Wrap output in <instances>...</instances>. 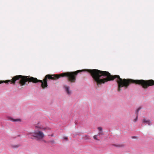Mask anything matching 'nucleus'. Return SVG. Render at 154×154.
<instances>
[{
	"instance_id": "obj_1",
	"label": "nucleus",
	"mask_w": 154,
	"mask_h": 154,
	"mask_svg": "<svg viewBox=\"0 0 154 154\" xmlns=\"http://www.w3.org/2000/svg\"><path fill=\"white\" fill-rule=\"evenodd\" d=\"M47 75L45 76L43 81L38 79L36 78H34L30 76H23L19 75L13 77L11 80L0 81V84L3 82L8 84V83L10 82L11 84L15 85L16 83L21 86H23L25 85L26 84V83L28 82L35 83L38 82L41 83V87L42 88L44 89L47 88Z\"/></svg>"
},
{
	"instance_id": "obj_2",
	"label": "nucleus",
	"mask_w": 154,
	"mask_h": 154,
	"mask_svg": "<svg viewBox=\"0 0 154 154\" xmlns=\"http://www.w3.org/2000/svg\"><path fill=\"white\" fill-rule=\"evenodd\" d=\"M29 138L32 140L35 139L37 141L42 140L44 137V133L39 130L35 131L34 132L29 133L27 134Z\"/></svg>"
},
{
	"instance_id": "obj_3",
	"label": "nucleus",
	"mask_w": 154,
	"mask_h": 154,
	"mask_svg": "<svg viewBox=\"0 0 154 154\" xmlns=\"http://www.w3.org/2000/svg\"><path fill=\"white\" fill-rule=\"evenodd\" d=\"M139 85H141L143 88L146 89L149 86L154 85V81L152 80H139Z\"/></svg>"
},
{
	"instance_id": "obj_4",
	"label": "nucleus",
	"mask_w": 154,
	"mask_h": 154,
	"mask_svg": "<svg viewBox=\"0 0 154 154\" xmlns=\"http://www.w3.org/2000/svg\"><path fill=\"white\" fill-rule=\"evenodd\" d=\"M63 88L64 89L65 91L66 94L68 95H69L71 94V91H70V87L67 86L66 85H63Z\"/></svg>"
},
{
	"instance_id": "obj_5",
	"label": "nucleus",
	"mask_w": 154,
	"mask_h": 154,
	"mask_svg": "<svg viewBox=\"0 0 154 154\" xmlns=\"http://www.w3.org/2000/svg\"><path fill=\"white\" fill-rule=\"evenodd\" d=\"M7 118L8 120H10L11 121L14 122H21V120L20 119H14L12 117L10 116H8Z\"/></svg>"
},
{
	"instance_id": "obj_6",
	"label": "nucleus",
	"mask_w": 154,
	"mask_h": 154,
	"mask_svg": "<svg viewBox=\"0 0 154 154\" xmlns=\"http://www.w3.org/2000/svg\"><path fill=\"white\" fill-rule=\"evenodd\" d=\"M143 123H146L149 125H152L151 122L149 120H146L145 119H143Z\"/></svg>"
},
{
	"instance_id": "obj_7",
	"label": "nucleus",
	"mask_w": 154,
	"mask_h": 154,
	"mask_svg": "<svg viewBox=\"0 0 154 154\" xmlns=\"http://www.w3.org/2000/svg\"><path fill=\"white\" fill-rule=\"evenodd\" d=\"M83 139L85 140H87L88 141H90L91 140V137L88 135H85L83 137Z\"/></svg>"
},
{
	"instance_id": "obj_8",
	"label": "nucleus",
	"mask_w": 154,
	"mask_h": 154,
	"mask_svg": "<svg viewBox=\"0 0 154 154\" xmlns=\"http://www.w3.org/2000/svg\"><path fill=\"white\" fill-rule=\"evenodd\" d=\"M35 128H39V129H43L44 130H47V129L48 130H50V128H49L48 127H46L45 128H43V127H42L41 126H40L38 125H36L35 126Z\"/></svg>"
},
{
	"instance_id": "obj_9",
	"label": "nucleus",
	"mask_w": 154,
	"mask_h": 154,
	"mask_svg": "<svg viewBox=\"0 0 154 154\" xmlns=\"http://www.w3.org/2000/svg\"><path fill=\"white\" fill-rule=\"evenodd\" d=\"M21 145L20 144L16 145H11V147L13 148H17L20 146Z\"/></svg>"
},
{
	"instance_id": "obj_10",
	"label": "nucleus",
	"mask_w": 154,
	"mask_h": 154,
	"mask_svg": "<svg viewBox=\"0 0 154 154\" xmlns=\"http://www.w3.org/2000/svg\"><path fill=\"white\" fill-rule=\"evenodd\" d=\"M112 145L117 147H123L124 146L123 144H113Z\"/></svg>"
},
{
	"instance_id": "obj_11",
	"label": "nucleus",
	"mask_w": 154,
	"mask_h": 154,
	"mask_svg": "<svg viewBox=\"0 0 154 154\" xmlns=\"http://www.w3.org/2000/svg\"><path fill=\"white\" fill-rule=\"evenodd\" d=\"M141 108H142L141 107H139L137 109L135 113L136 114V115H137V116H138L139 112V110L141 109Z\"/></svg>"
},
{
	"instance_id": "obj_12",
	"label": "nucleus",
	"mask_w": 154,
	"mask_h": 154,
	"mask_svg": "<svg viewBox=\"0 0 154 154\" xmlns=\"http://www.w3.org/2000/svg\"><path fill=\"white\" fill-rule=\"evenodd\" d=\"M104 135V133L103 132V131H99V133H98L97 135H99L100 136H100H103Z\"/></svg>"
},
{
	"instance_id": "obj_13",
	"label": "nucleus",
	"mask_w": 154,
	"mask_h": 154,
	"mask_svg": "<svg viewBox=\"0 0 154 154\" xmlns=\"http://www.w3.org/2000/svg\"><path fill=\"white\" fill-rule=\"evenodd\" d=\"M48 143H51L52 144H54L55 143V142L54 140H49L47 142Z\"/></svg>"
},
{
	"instance_id": "obj_14",
	"label": "nucleus",
	"mask_w": 154,
	"mask_h": 154,
	"mask_svg": "<svg viewBox=\"0 0 154 154\" xmlns=\"http://www.w3.org/2000/svg\"><path fill=\"white\" fill-rule=\"evenodd\" d=\"M97 135H94V136H93V138H94V140H98V141H99V140L98 139H97Z\"/></svg>"
},
{
	"instance_id": "obj_15",
	"label": "nucleus",
	"mask_w": 154,
	"mask_h": 154,
	"mask_svg": "<svg viewBox=\"0 0 154 154\" xmlns=\"http://www.w3.org/2000/svg\"><path fill=\"white\" fill-rule=\"evenodd\" d=\"M136 118L135 119H134V122H136L138 120V116H137V115H136Z\"/></svg>"
},
{
	"instance_id": "obj_16",
	"label": "nucleus",
	"mask_w": 154,
	"mask_h": 154,
	"mask_svg": "<svg viewBox=\"0 0 154 154\" xmlns=\"http://www.w3.org/2000/svg\"><path fill=\"white\" fill-rule=\"evenodd\" d=\"M98 129L99 131H102V128L101 127H98Z\"/></svg>"
},
{
	"instance_id": "obj_17",
	"label": "nucleus",
	"mask_w": 154,
	"mask_h": 154,
	"mask_svg": "<svg viewBox=\"0 0 154 154\" xmlns=\"http://www.w3.org/2000/svg\"><path fill=\"white\" fill-rule=\"evenodd\" d=\"M63 138L66 141H68V138L67 137H63Z\"/></svg>"
},
{
	"instance_id": "obj_18",
	"label": "nucleus",
	"mask_w": 154,
	"mask_h": 154,
	"mask_svg": "<svg viewBox=\"0 0 154 154\" xmlns=\"http://www.w3.org/2000/svg\"><path fill=\"white\" fill-rule=\"evenodd\" d=\"M131 138L132 139H136L137 138V137L136 136H132L131 137Z\"/></svg>"
},
{
	"instance_id": "obj_19",
	"label": "nucleus",
	"mask_w": 154,
	"mask_h": 154,
	"mask_svg": "<svg viewBox=\"0 0 154 154\" xmlns=\"http://www.w3.org/2000/svg\"><path fill=\"white\" fill-rule=\"evenodd\" d=\"M43 142H45V143H47V142L45 140H43Z\"/></svg>"
},
{
	"instance_id": "obj_20",
	"label": "nucleus",
	"mask_w": 154,
	"mask_h": 154,
	"mask_svg": "<svg viewBox=\"0 0 154 154\" xmlns=\"http://www.w3.org/2000/svg\"><path fill=\"white\" fill-rule=\"evenodd\" d=\"M51 137H53L54 136L53 134H51Z\"/></svg>"
},
{
	"instance_id": "obj_21",
	"label": "nucleus",
	"mask_w": 154,
	"mask_h": 154,
	"mask_svg": "<svg viewBox=\"0 0 154 154\" xmlns=\"http://www.w3.org/2000/svg\"><path fill=\"white\" fill-rule=\"evenodd\" d=\"M75 125H77V122H75Z\"/></svg>"
}]
</instances>
